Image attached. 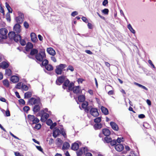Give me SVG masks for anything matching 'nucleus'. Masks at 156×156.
<instances>
[{"label":"nucleus","instance_id":"obj_19","mask_svg":"<svg viewBox=\"0 0 156 156\" xmlns=\"http://www.w3.org/2000/svg\"><path fill=\"white\" fill-rule=\"evenodd\" d=\"M33 44L31 42H28L25 47V49L26 51H28L30 49L33 48Z\"/></svg>","mask_w":156,"mask_h":156},{"label":"nucleus","instance_id":"obj_12","mask_svg":"<svg viewBox=\"0 0 156 156\" xmlns=\"http://www.w3.org/2000/svg\"><path fill=\"white\" fill-rule=\"evenodd\" d=\"M16 33L14 31L10 32L8 34L9 38L10 39H13L14 40H16L17 41V40L16 38Z\"/></svg>","mask_w":156,"mask_h":156},{"label":"nucleus","instance_id":"obj_47","mask_svg":"<svg viewBox=\"0 0 156 156\" xmlns=\"http://www.w3.org/2000/svg\"><path fill=\"white\" fill-rule=\"evenodd\" d=\"M110 143L111 146H113L116 144L117 141L115 140L114 139L113 140H112V141H111Z\"/></svg>","mask_w":156,"mask_h":156},{"label":"nucleus","instance_id":"obj_49","mask_svg":"<svg viewBox=\"0 0 156 156\" xmlns=\"http://www.w3.org/2000/svg\"><path fill=\"white\" fill-rule=\"evenodd\" d=\"M102 12L105 15L108 14L109 10L108 9H105L102 11Z\"/></svg>","mask_w":156,"mask_h":156},{"label":"nucleus","instance_id":"obj_8","mask_svg":"<svg viewBox=\"0 0 156 156\" xmlns=\"http://www.w3.org/2000/svg\"><path fill=\"white\" fill-rule=\"evenodd\" d=\"M86 151H87V148L86 147H83V148H81L76 151V154L77 156H81Z\"/></svg>","mask_w":156,"mask_h":156},{"label":"nucleus","instance_id":"obj_33","mask_svg":"<svg viewBox=\"0 0 156 156\" xmlns=\"http://www.w3.org/2000/svg\"><path fill=\"white\" fill-rule=\"evenodd\" d=\"M134 84L135 85L139 87H140L142 89H144L146 90H148V89L145 86H144L141 84H140L137 83H136V82H134Z\"/></svg>","mask_w":156,"mask_h":156},{"label":"nucleus","instance_id":"obj_23","mask_svg":"<svg viewBox=\"0 0 156 156\" xmlns=\"http://www.w3.org/2000/svg\"><path fill=\"white\" fill-rule=\"evenodd\" d=\"M79 148V145L78 144L76 143H74L73 144L71 147V149L74 151H76Z\"/></svg>","mask_w":156,"mask_h":156},{"label":"nucleus","instance_id":"obj_48","mask_svg":"<svg viewBox=\"0 0 156 156\" xmlns=\"http://www.w3.org/2000/svg\"><path fill=\"white\" fill-rule=\"evenodd\" d=\"M22 83H18L16 85L15 88L16 89H21L22 86Z\"/></svg>","mask_w":156,"mask_h":156},{"label":"nucleus","instance_id":"obj_20","mask_svg":"<svg viewBox=\"0 0 156 156\" xmlns=\"http://www.w3.org/2000/svg\"><path fill=\"white\" fill-rule=\"evenodd\" d=\"M80 88V87L79 86L74 87L73 90V93L76 94L80 93L81 91Z\"/></svg>","mask_w":156,"mask_h":156},{"label":"nucleus","instance_id":"obj_64","mask_svg":"<svg viewBox=\"0 0 156 156\" xmlns=\"http://www.w3.org/2000/svg\"><path fill=\"white\" fill-rule=\"evenodd\" d=\"M82 19L83 20V21L85 22V23H87L88 22V20H87V19L84 17H82Z\"/></svg>","mask_w":156,"mask_h":156},{"label":"nucleus","instance_id":"obj_1","mask_svg":"<svg viewBox=\"0 0 156 156\" xmlns=\"http://www.w3.org/2000/svg\"><path fill=\"white\" fill-rule=\"evenodd\" d=\"M45 52L43 51H40L39 53L35 55L36 59L39 62H42L45 57Z\"/></svg>","mask_w":156,"mask_h":156},{"label":"nucleus","instance_id":"obj_7","mask_svg":"<svg viewBox=\"0 0 156 156\" xmlns=\"http://www.w3.org/2000/svg\"><path fill=\"white\" fill-rule=\"evenodd\" d=\"M21 28L20 24L16 23L13 27V31L17 34H19L21 31Z\"/></svg>","mask_w":156,"mask_h":156},{"label":"nucleus","instance_id":"obj_46","mask_svg":"<svg viewBox=\"0 0 156 156\" xmlns=\"http://www.w3.org/2000/svg\"><path fill=\"white\" fill-rule=\"evenodd\" d=\"M88 105V104L87 102L86 101L83 102L82 105V107L83 108H86Z\"/></svg>","mask_w":156,"mask_h":156},{"label":"nucleus","instance_id":"obj_9","mask_svg":"<svg viewBox=\"0 0 156 156\" xmlns=\"http://www.w3.org/2000/svg\"><path fill=\"white\" fill-rule=\"evenodd\" d=\"M9 63L7 61H3L0 63V68H2L3 69H7L9 66Z\"/></svg>","mask_w":156,"mask_h":156},{"label":"nucleus","instance_id":"obj_4","mask_svg":"<svg viewBox=\"0 0 156 156\" xmlns=\"http://www.w3.org/2000/svg\"><path fill=\"white\" fill-rule=\"evenodd\" d=\"M8 31L5 28H2L0 29V38L2 39H5L7 38V34Z\"/></svg>","mask_w":156,"mask_h":156},{"label":"nucleus","instance_id":"obj_45","mask_svg":"<svg viewBox=\"0 0 156 156\" xmlns=\"http://www.w3.org/2000/svg\"><path fill=\"white\" fill-rule=\"evenodd\" d=\"M28 117L30 121L32 122L33 121L35 117L33 115H28Z\"/></svg>","mask_w":156,"mask_h":156},{"label":"nucleus","instance_id":"obj_13","mask_svg":"<svg viewBox=\"0 0 156 156\" xmlns=\"http://www.w3.org/2000/svg\"><path fill=\"white\" fill-rule=\"evenodd\" d=\"M65 76H61L58 77V80L60 83H58L57 82V81H56V84L57 85H60L61 84H62L63 83L64 81L65 80Z\"/></svg>","mask_w":156,"mask_h":156},{"label":"nucleus","instance_id":"obj_58","mask_svg":"<svg viewBox=\"0 0 156 156\" xmlns=\"http://www.w3.org/2000/svg\"><path fill=\"white\" fill-rule=\"evenodd\" d=\"M57 125V123L56 122L52 123L51 125H50V129H53L54 128L55 126Z\"/></svg>","mask_w":156,"mask_h":156},{"label":"nucleus","instance_id":"obj_26","mask_svg":"<svg viewBox=\"0 0 156 156\" xmlns=\"http://www.w3.org/2000/svg\"><path fill=\"white\" fill-rule=\"evenodd\" d=\"M70 147V144L69 143L67 142H65L63 144L62 149L63 150H65L67 149Z\"/></svg>","mask_w":156,"mask_h":156},{"label":"nucleus","instance_id":"obj_57","mask_svg":"<svg viewBox=\"0 0 156 156\" xmlns=\"http://www.w3.org/2000/svg\"><path fill=\"white\" fill-rule=\"evenodd\" d=\"M19 101L20 104H21L23 105H25V101L23 99H20L19 100Z\"/></svg>","mask_w":156,"mask_h":156},{"label":"nucleus","instance_id":"obj_37","mask_svg":"<svg viewBox=\"0 0 156 156\" xmlns=\"http://www.w3.org/2000/svg\"><path fill=\"white\" fill-rule=\"evenodd\" d=\"M128 28L129 30L133 34H134L135 33V30L133 29L132 27L130 24L128 25Z\"/></svg>","mask_w":156,"mask_h":156},{"label":"nucleus","instance_id":"obj_6","mask_svg":"<svg viewBox=\"0 0 156 156\" xmlns=\"http://www.w3.org/2000/svg\"><path fill=\"white\" fill-rule=\"evenodd\" d=\"M90 112L91 115L94 117L98 116L99 115L98 109L95 108H92Z\"/></svg>","mask_w":156,"mask_h":156},{"label":"nucleus","instance_id":"obj_40","mask_svg":"<svg viewBox=\"0 0 156 156\" xmlns=\"http://www.w3.org/2000/svg\"><path fill=\"white\" fill-rule=\"evenodd\" d=\"M39 122V120L37 117H35L33 121L31 123H30L31 125H33L34 124H37Z\"/></svg>","mask_w":156,"mask_h":156},{"label":"nucleus","instance_id":"obj_16","mask_svg":"<svg viewBox=\"0 0 156 156\" xmlns=\"http://www.w3.org/2000/svg\"><path fill=\"white\" fill-rule=\"evenodd\" d=\"M110 125L112 128L115 131H118L119 130V127L114 122H110Z\"/></svg>","mask_w":156,"mask_h":156},{"label":"nucleus","instance_id":"obj_10","mask_svg":"<svg viewBox=\"0 0 156 156\" xmlns=\"http://www.w3.org/2000/svg\"><path fill=\"white\" fill-rule=\"evenodd\" d=\"M60 130L58 128H55L53 130L52 136L56 138L60 135Z\"/></svg>","mask_w":156,"mask_h":156},{"label":"nucleus","instance_id":"obj_42","mask_svg":"<svg viewBox=\"0 0 156 156\" xmlns=\"http://www.w3.org/2000/svg\"><path fill=\"white\" fill-rule=\"evenodd\" d=\"M21 89L25 91H27L28 90V87L27 85L23 84L22 83Z\"/></svg>","mask_w":156,"mask_h":156},{"label":"nucleus","instance_id":"obj_11","mask_svg":"<svg viewBox=\"0 0 156 156\" xmlns=\"http://www.w3.org/2000/svg\"><path fill=\"white\" fill-rule=\"evenodd\" d=\"M10 80L13 83H17L19 80V77L18 75H13L10 78Z\"/></svg>","mask_w":156,"mask_h":156},{"label":"nucleus","instance_id":"obj_52","mask_svg":"<svg viewBox=\"0 0 156 156\" xmlns=\"http://www.w3.org/2000/svg\"><path fill=\"white\" fill-rule=\"evenodd\" d=\"M23 110L24 112H27L30 110V107L28 106H25L23 108Z\"/></svg>","mask_w":156,"mask_h":156},{"label":"nucleus","instance_id":"obj_17","mask_svg":"<svg viewBox=\"0 0 156 156\" xmlns=\"http://www.w3.org/2000/svg\"><path fill=\"white\" fill-rule=\"evenodd\" d=\"M48 53L52 56H54L55 55L56 53L55 50L52 48H48L47 49Z\"/></svg>","mask_w":156,"mask_h":156},{"label":"nucleus","instance_id":"obj_59","mask_svg":"<svg viewBox=\"0 0 156 156\" xmlns=\"http://www.w3.org/2000/svg\"><path fill=\"white\" fill-rule=\"evenodd\" d=\"M5 115L6 116H9L10 115V111L8 109H7L5 112Z\"/></svg>","mask_w":156,"mask_h":156},{"label":"nucleus","instance_id":"obj_51","mask_svg":"<svg viewBox=\"0 0 156 156\" xmlns=\"http://www.w3.org/2000/svg\"><path fill=\"white\" fill-rule=\"evenodd\" d=\"M34 128L35 129H40L41 127V125L40 123L36 124Z\"/></svg>","mask_w":156,"mask_h":156},{"label":"nucleus","instance_id":"obj_32","mask_svg":"<svg viewBox=\"0 0 156 156\" xmlns=\"http://www.w3.org/2000/svg\"><path fill=\"white\" fill-rule=\"evenodd\" d=\"M85 96L82 95L79 96L78 97V100L80 102H83L85 100Z\"/></svg>","mask_w":156,"mask_h":156},{"label":"nucleus","instance_id":"obj_63","mask_svg":"<svg viewBox=\"0 0 156 156\" xmlns=\"http://www.w3.org/2000/svg\"><path fill=\"white\" fill-rule=\"evenodd\" d=\"M108 0H104L102 2V5H103L105 6L108 3Z\"/></svg>","mask_w":156,"mask_h":156},{"label":"nucleus","instance_id":"obj_34","mask_svg":"<svg viewBox=\"0 0 156 156\" xmlns=\"http://www.w3.org/2000/svg\"><path fill=\"white\" fill-rule=\"evenodd\" d=\"M5 6L6 8L7 9L8 11V12L9 13H12V9L9 5V4L7 2H6L5 3Z\"/></svg>","mask_w":156,"mask_h":156},{"label":"nucleus","instance_id":"obj_53","mask_svg":"<svg viewBox=\"0 0 156 156\" xmlns=\"http://www.w3.org/2000/svg\"><path fill=\"white\" fill-rule=\"evenodd\" d=\"M20 44L22 46H24L26 44V43L25 41L23 39H20Z\"/></svg>","mask_w":156,"mask_h":156},{"label":"nucleus","instance_id":"obj_54","mask_svg":"<svg viewBox=\"0 0 156 156\" xmlns=\"http://www.w3.org/2000/svg\"><path fill=\"white\" fill-rule=\"evenodd\" d=\"M53 123L52 121L50 119H48L46 122V124L50 126V125Z\"/></svg>","mask_w":156,"mask_h":156},{"label":"nucleus","instance_id":"obj_5","mask_svg":"<svg viewBox=\"0 0 156 156\" xmlns=\"http://www.w3.org/2000/svg\"><path fill=\"white\" fill-rule=\"evenodd\" d=\"M19 16L16 17L15 21L16 22V24H21L22 23L24 18L23 14L21 12H18Z\"/></svg>","mask_w":156,"mask_h":156},{"label":"nucleus","instance_id":"obj_2","mask_svg":"<svg viewBox=\"0 0 156 156\" xmlns=\"http://www.w3.org/2000/svg\"><path fill=\"white\" fill-rule=\"evenodd\" d=\"M66 66L65 64H60L59 65L56 66V69H55V72L58 75H61L63 69Z\"/></svg>","mask_w":156,"mask_h":156},{"label":"nucleus","instance_id":"obj_29","mask_svg":"<svg viewBox=\"0 0 156 156\" xmlns=\"http://www.w3.org/2000/svg\"><path fill=\"white\" fill-rule=\"evenodd\" d=\"M32 95L31 92L28 91L25 93L24 94V98H30Z\"/></svg>","mask_w":156,"mask_h":156},{"label":"nucleus","instance_id":"obj_21","mask_svg":"<svg viewBox=\"0 0 156 156\" xmlns=\"http://www.w3.org/2000/svg\"><path fill=\"white\" fill-rule=\"evenodd\" d=\"M102 132L103 134L106 136H109L111 133L110 131L108 129H103Z\"/></svg>","mask_w":156,"mask_h":156},{"label":"nucleus","instance_id":"obj_60","mask_svg":"<svg viewBox=\"0 0 156 156\" xmlns=\"http://www.w3.org/2000/svg\"><path fill=\"white\" fill-rule=\"evenodd\" d=\"M148 62L150 64V65L153 68H155V66L153 64L151 61L150 60H149L148 61Z\"/></svg>","mask_w":156,"mask_h":156},{"label":"nucleus","instance_id":"obj_18","mask_svg":"<svg viewBox=\"0 0 156 156\" xmlns=\"http://www.w3.org/2000/svg\"><path fill=\"white\" fill-rule=\"evenodd\" d=\"M40 104H37L34 106L33 108V111L34 113L38 112L40 109Z\"/></svg>","mask_w":156,"mask_h":156},{"label":"nucleus","instance_id":"obj_50","mask_svg":"<svg viewBox=\"0 0 156 156\" xmlns=\"http://www.w3.org/2000/svg\"><path fill=\"white\" fill-rule=\"evenodd\" d=\"M68 70H70L71 71L73 72L74 70V69L72 66L69 65L66 69L67 71H68Z\"/></svg>","mask_w":156,"mask_h":156},{"label":"nucleus","instance_id":"obj_15","mask_svg":"<svg viewBox=\"0 0 156 156\" xmlns=\"http://www.w3.org/2000/svg\"><path fill=\"white\" fill-rule=\"evenodd\" d=\"M124 148L123 145L121 144H118L115 146V148L116 150L119 152L122 151L123 149Z\"/></svg>","mask_w":156,"mask_h":156},{"label":"nucleus","instance_id":"obj_44","mask_svg":"<svg viewBox=\"0 0 156 156\" xmlns=\"http://www.w3.org/2000/svg\"><path fill=\"white\" fill-rule=\"evenodd\" d=\"M16 38L17 40V41L16 40H14L16 42H17L19 41L21 39V36L18 34H16Z\"/></svg>","mask_w":156,"mask_h":156},{"label":"nucleus","instance_id":"obj_55","mask_svg":"<svg viewBox=\"0 0 156 156\" xmlns=\"http://www.w3.org/2000/svg\"><path fill=\"white\" fill-rule=\"evenodd\" d=\"M39 114V115L41 117V121L43 122H45L47 119L44 118V116H43V115H41L40 114Z\"/></svg>","mask_w":156,"mask_h":156},{"label":"nucleus","instance_id":"obj_36","mask_svg":"<svg viewBox=\"0 0 156 156\" xmlns=\"http://www.w3.org/2000/svg\"><path fill=\"white\" fill-rule=\"evenodd\" d=\"M3 85L7 87H9V82L7 79L3 80Z\"/></svg>","mask_w":156,"mask_h":156},{"label":"nucleus","instance_id":"obj_31","mask_svg":"<svg viewBox=\"0 0 156 156\" xmlns=\"http://www.w3.org/2000/svg\"><path fill=\"white\" fill-rule=\"evenodd\" d=\"M74 85V84L73 83H70L68 86L67 87H68V88L67 90V91L68 92L69 91L72 90L73 89V87Z\"/></svg>","mask_w":156,"mask_h":156},{"label":"nucleus","instance_id":"obj_56","mask_svg":"<svg viewBox=\"0 0 156 156\" xmlns=\"http://www.w3.org/2000/svg\"><path fill=\"white\" fill-rule=\"evenodd\" d=\"M23 26L26 29H28L29 27L28 23L26 21H25L23 23Z\"/></svg>","mask_w":156,"mask_h":156},{"label":"nucleus","instance_id":"obj_62","mask_svg":"<svg viewBox=\"0 0 156 156\" xmlns=\"http://www.w3.org/2000/svg\"><path fill=\"white\" fill-rule=\"evenodd\" d=\"M123 137H122V139L121 138L118 137L116 140L118 143H120L122 141H123V140H122V139L123 140Z\"/></svg>","mask_w":156,"mask_h":156},{"label":"nucleus","instance_id":"obj_28","mask_svg":"<svg viewBox=\"0 0 156 156\" xmlns=\"http://www.w3.org/2000/svg\"><path fill=\"white\" fill-rule=\"evenodd\" d=\"M70 83V81L68 79H67L66 80L64 81V82L63 83L62 88L64 89H65L66 88L65 87H67L68 86L69 83Z\"/></svg>","mask_w":156,"mask_h":156},{"label":"nucleus","instance_id":"obj_61","mask_svg":"<svg viewBox=\"0 0 156 156\" xmlns=\"http://www.w3.org/2000/svg\"><path fill=\"white\" fill-rule=\"evenodd\" d=\"M78 13L77 11H75L71 13V16H72L74 17L75 16L77 15Z\"/></svg>","mask_w":156,"mask_h":156},{"label":"nucleus","instance_id":"obj_14","mask_svg":"<svg viewBox=\"0 0 156 156\" xmlns=\"http://www.w3.org/2000/svg\"><path fill=\"white\" fill-rule=\"evenodd\" d=\"M30 37L32 41L36 43L38 41L37 37L35 33H31L30 34Z\"/></svg>","mask_w":156,"mask_h":156},{"label":"nucleus","instance_id":"obj_3","mask_svg":"<svg viewBox=\"0 0 156 156\" xmlns=\"http://www.w3.org/2000/svg\"><path fill=\"white\" fill-rule=\"evenodd\" d=\"M40 100L39 98H31L28 101L27 105H35L37 104H40Z\"/></svg>","mask_w":156,"mask_h":156},{"label":"nucleus","instance_id":"obj_25","mask_svg":"<svg viewBox=\"0 0 156 156\" xmlns=\"http://www.w3.org/2000/svg\"><path fill=\"white\" fill-rule=\"evenodd\" d=\"M38 50L35 48H33L31 49L30 55H36L38 54Z\"/></svg>","mask_w":156,"mask_h":156},{"label":"nucleus","instance_id":"obj_27","mask_svg":"<svg viewBox=\"0 0 156 156\" xmlns=\"http://www.w3.org/2000/svg\"><path fill=\"white\" fill-rule=\"evenodd\" d=\"M39 113L41 114V115H43L44 118L46 119H47L49 117V115L48 113H45L44 110H42L40 113Z\"/></svg>","mask_w":156,"mask_h":156},{"label":"nucleus","instance_id":"obj_30","mask_svg":"<svg viewBox=\"0 0 156 156\" xmlns=\"http://www.w3.org/2000/svg\"><path fill=\"white\" fill-rule=\"evenodd\" d=\"M102 124L101 123H96L94 125V127L96 130L98 129L102 128Z\"/></svg>","mask_w":156,"mask_h":156},{"label":"nucleus","instance_id":"obj_38","mask_svg":"<svg viewBox=\"0 0 156 156\" xmlns=\"http://www.w3.org/2000/svg\"><path fill=\"white\" fill-rule=\"evenodd\" d=\"M45 68L48 71L52 70L53 69V66L51 64H48L46 66Z\"/></svg>","mask_w":156,"mask_h":156},{"label":"nucleus","instance_id":"obj_24","mask_svg":"<svg viewBox=\"0 0 156 156\" xmlns=\"http://www.w3.org/2000/svg\"><path fill=\"white\" fill-rule=\"evenodd\" d=\"M101 109L102 112L105 115L108 114V109L104 106H102L101 107Z\"/></svg>","mask_w":156,"mask_h":156},{"label":"nucleus","instance_id":"obj_39","mask_svg":"<svg viewBox=\"0 0 156 156\" xmlns=\"http://www.w3.org/2000/svg\"><path fill=\"white\" fill-rule=\"evenodd\" d=\"M41 65L42 66H44L45 67L48 64V61L47 59H44L42 61Z\"/></svg>","mask_w":156,"mask_h":156},{"label":"nucleus","instance_id":"obj_22","mask_svg":"<svg viewBox=\"0 0 156 156\" xmlns=\"http://www.w3.org/2000/svg\"><path fill=\"white\" fill-rule=\"evenodd\" d=\"M112 139L109 136H105L104 139L102 138V140L104 143H109L112 141Z\"/></svg>","mask_w":156,"mask_h":156},{"label":"nucleus","instance_id":"obj_35","mask_svg":"<svg viewBox=\"0 0 156 156\" xmlns=\"http://www.w3.org/2000/svg\"><path fill=\"white\" fill-rule=\"evenodd\" d=\"M5 74L8 76H10L12 74V71L9 69H7L5 70Z\"/></svg>","mask_w":156,"mask_h":156},{"label":"nucleus","instance_id":"obj_41","mask_svg":"<svg viewBox=\"0 0 156 156\" xmlns=\"http://www.w3.org/2000/svg\"><path fill=\"white\" fill-rule=\"evenodd\" d=\"M101 120V117H98L96 118L94 120V122L96 123H99Z\"/></svg>","mask_w":156,"mask_h":156},{"label":"nucleus","instance_id":"obj_43","mask_svg":"<svg viewBox=\"0 0 156 156\" xmlns=\"http://www.w3.org/2000/svg\"><path fill=\"white\" fill-rule=\"evenodd\" d=\"M60 134H61L65 138L66 136V133L64 131L63 128H61Z\"/></svg>","mask_w":156,"mask_h":156}]
</instances>
